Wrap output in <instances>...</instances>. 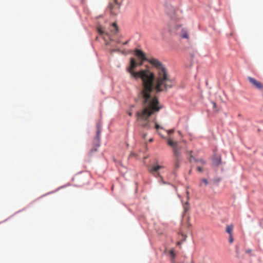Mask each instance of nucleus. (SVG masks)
<instances>
[{"instance_id": "nucleus-1", "label": "nucleus", "mask_w": 263, "mask_h": 263, "mask_svg": "<svg viewBox=\"0 0 263 263\" xmlns=\"http://www.w3.org/2000/svg\"><path fill=\"white\" fill-rule=\"evenodd\" d=\"M134 74L133 78L141 79L142 82V89L140 92L139 97L142 99L143 108L136 112L137 121L140 126L148 129L151 128L149 117L158 112L162 108L158 98L151 95L154 88L157 90L155 86L158 75L154 84L155 74L149 69H141L138 73ZM156 92H158L157 91Z\"/></svg>"}, {"instance_id": "nucleus-2", "label": "nucleus", "mask_w": 263, "mask_h": 263, "mask_svg": "<svg viewBox=\"0 0 263 263\" xmlns=\"http://www.w3.org/2000/svg\"><path fill=\"white\" fill-rule=\"evenodd\" d=\"M135 53L136 56L139 60L142 62H148L156 69L158 77L156 80L155 88L158 92L167 90V89L172 88L175 84V81L170 78L166 68L159 60L155 58H146L143 52L138 49L135 50Z\"/></svg>"}, {"instance_id": "nucleus-3", "label": "nucleus", "mask_w": 263, "mask_h": 263, "mask_svg": "<svg viewBox=\"0 0 263 263\" xmlns=\"http://www.w3.org/2000/svg\"><path fill=\"white\" fill-rule=\"evenodd\" d=\"M167 144L172 147L174 156V167L175 170H178L180 166L182 161L181 151L182 146L178 142L174 141L171 138L167 140Z\"/></svg>"}, {"instance_id": "nucleus-4", "label": "nucleus", "mask_w": 263, "mask_h": 263, "mask_svg": "<svg viewBox=\"0 0 263 263\" xmlns=\"http://www.w3.org/2000/svg\"><path fill=\"white\" fill-rule=\"evenodd\" d=\"M165 11L170 17L174 21H176L180 18L178 13V9L174 7L170 4H167L166 6Z\"/></svg>"}, {"instance_id": "nucleus-5", "label": "nucleus", "mask_w": 263, "mask_h": 263, "mask_svg": "<svg viewBox=\"0 0 263 263\" xmlns=\"http://www.w3.org/2000/svg\"><path fill=\"white\" fill-rule=\"evenodd\" d=\"M164 166L158 164L153 165L149 168V172L156 177H161L159 170L163 168Z\"/></svg>"}, {"instance_id": "nucleus-6", "label": "nucleus", "mask_w": 263, "mask_h": 263, "mask_svg": "<svg viewBox=\"0 0 263 263\" xmlns=\"http://www.w3.org/2000/svg\"><path fill=\"white\" fill-rule=\"evenodd\" d=\"M137 67V62H136L135 59L132 58L130 59V66L127 68V71L130 73L132 78L134 77L135 73H138V71H135V69Z\"/></svg>"}, {"instance_id": "nucleus-7", "label": "nucleus", "mask_w": 263, "mask_h": 263, "mask_svg": "<svg viewBox=\"0 0 263 263\" xmlns=\"http://www.w3.org/2000/svg\"><path fill=\"white\" fill-rule=\"evenodd\" d=\"M120 5L117 0H114V3L110 4V13L116 15L120 11Z\"/></svg>"}, {"instance_id": "nucleus-8", "label": "nucleus", "mask_w": 263, "mask_h": 263, "mask_svg": "<svg viewBox=\"0 0 263 263\" xmlns=\"http://www.w3.org/2000/svg\"><path fill=\"white\" fill-rule=\"evenodd\" d=\"M248 79L251 85L256 89L258 90L263 89V83L260 81H257L255 79L249 77Z\"/></svg>"}, {"instance_id": "nucleus-9", "label": "nucleus", "mask_w": 263, "mask_h": 263, "mask_svg": "<svg viewBox=\"0 0 263 263\" xmlns=\"http://www.w3.org/2000/svg\"><path fill=\"white\" fill-rule=\"evenodd\" d=\"M97 30L100 35L103 36V38L105 42L106 45H108V43L107 42V39L110 38L109 34L107 33L104 32L101 27H98L97 28Z\"/></svg>"}, {"instance_id": "nucleus-10", "label": "nucleus", "mask_w": 263, "mask_h": 263, "mask_svg": "<svg viewBox=\"0 0 263 263\" xmlns=\"http://www.w3.org/2000/svg\"><path fill=\"white\" fill-rule=\"evenodd\" d=\"M110 31L114 34H116L118 32V27L116 23H113L110 26Z\"/></svg>"}, {"instance_id": "nucleus-11", "label": "nucleus", "mask_w": 263, "mask_h": 263, "mask_svg": "<svg viewBox=\"0 0 263 263\" xmlns=\"http://www.w3.org/2000/svg\"><path fill=\"white\" fill-rule=\"evenodd\" d=\"M180 36L183 39H189V35L188 34V31L185 29H182L180 32Z\"/></svg>"}, {"instance_id": "nucleus-12", "label": "nucleus", "mask_w": 263, "mask_h": 263, "mask_svg": "<svg viewBox=\"0 0 263 263\" xmlns=\"http://www.w3.org/2000/svg\"><path fill=\"white\" fill-rule=\"evenodd\" d=\"M101 133V127L99 125H98L97 126V136H96V140L97 141V142H99V138H100Z\"/></svg>"}, {"instance_id": "nucleus-13", "label": "nucleus", "mask_w": 263, "mask_h": 263, "mask_svg": "<svg viewBox=\"0 0 263 263\" xmlns=\"http://www.w3.org/2000/svg\"><path fill=\"white\" fill-rule=\"evenodd\" d=\"M233 230V225H228L226 228V232L228 233L229 235L232 234V231Z\"/></svg>"}, {"instance_id": "nucleus-14", "label": "nucleus", "mask_w": 263, "mask_h": 263, "mask_svg": "<svg viewBox=\"0 0 263 263\" xmlns=\"http://www.w3.org/2000/svg\"><path fill=\"white\" fill-rule=\"evenodd\" d=\"M99 146V144H97L95 145L90 151V155H92L94 152H96Z\"/></svg>"}, {"instance_id": "nucleus-15", "label": "nucleus", "mask_w": 263, "mask_h": 263, "mask_svg": "<svg viewBox=\"0 0 263 263\" xmlns=\"http://www.w3.org/2000/svg\"><path fill=\"white\" fill-rule=\"evenodd\" d=\"M212 104L213 106V109L214 110V111L216 112L218 111V109L217 107L216 103L214 102H212Z\"/></svg>"}, {"instance_id": "nucleus-16", "label": "nucleus", "mask_w": 263, "mask_h": 263, "mask_svg": "<svg viewBox=\"0 0 263 263\" xmlns=\"http://www.w3.org/2000/svg\"><path fill=\"white\" fill-rule=\"evenodd\" d=\"M169 253H170V256L172 257V260L174 259L175 256L174 251L173 250H171L169 252Z\"/></svg>"}, {"instance_id": "nucleus-17", "label": "nucleus", "mask_w": 263, "mask_h": 263, "mask_svg": "<svg viewBox=\"0 0 263 263\" xmlns=\"http://www.w3.org/2000/svg\"><path fill=\"white\" fill-rule=\"evenodd\" d=\"M189 153H190V157L189 159V161L190 162H192V160H194L195 161H196V159L193 157V156L192 155V151H190Z\"/></svg>"}, {"instance_id": "nucleus-18", "label": "nucleus", "mask_w": 263, "mask_h": 263, "mask_svg": "<svg viewBox=\"0 0 263 263\" xmlns=\"http://www.w3.org/2000/svg\"><path fill=\"white\" fill-rule=\"evenodd\" d=\"M214 163L216 164V165H218L221 163V159L218 158L214 160Z\"/></svg>"}, {"instance_id": "nucleus-19", "label": "nucleus", "mask_w": 263, "mask_h": 263, "mask_svg": "<svg viewBox=\"0 0 263 263\" xmlns=\"http://www.w3.org/2000/svg\"><path fill=\"white\" fill-rule=\"evenodd\" d=\"M229 242L231 243L233 242L234 240L233 238L232 234L229 235Z\"/></svg>"}, {"instance_id": "nucleus-20", "label": "nucleus", "mask_w": 263, "mask_h": 263, "mask_svg": "<svg viewBox=\"0 0 263 263\" xmlns=\"http://www.w3.org/2000/svg\"><path fill=\"white\" fill-rule=\"evenodd\" d=\"M202 181L205 184V185H207L208 184V181L206 179H203Z\"/></svg>"}, {"instance_id": "nucleus-21", "label": "nucleus", "mask_w": 263, "mask_h": 263, "mask_svg": "<svg viewBox=\"0 0 263 263\" xmlns=\"http://www.w3.org/2000/svg\"><path fill=\"white\" fill-rule=\"evenodd\" d=\"M143 62L142 61H141L140 62H137V67L138 66H141L143 65Z\"/></svg>"}, {"instance_id": "nucleus-22", "label": "nucleus", "mask_w": 263, "mask_h": 263, "mask_svg": "<svg viewBox=\"0 0 263 263\" xmlns=\"http://www.w3.org/2000/svg\"><path fill=\"white\" fill-rule=\"evenodd\" d=\"M197 169L198 171H199L200 172H202L203 170L202 168L200 166H198Z\"/></svg>"}, {"instance_id": "nucleus-23", "label": "nucleus", "mask_w": 263, "mask_h": 263, "mask_svg": "<svg viewBox=\"0 0 263 263\" xmlns=\"http://www.w3.org/2000/svg\"><path fill=\"white\" fill-rule=\"evenodd\" d=\"M155 128L157 129H158L160 128V126L156 122H155Z\"/></svg>"}, {"instance_id": "nucleus-24", "label": "nucleus", "mask_w": 263, "mask_h": 263, "mask_svg": "<svg viewBox=\"0 0 263 263\" xmlns=\"http://www.w3.org/2000/svg\"><path fill=\"white\" fill-rule=\"evenodd\" d=\"M173 132H174V130H170L168 132V134H172Z\"/></svg>"}, {"instance_id": "nucleus-25", "label": "nucleus", "mask_w": 263, "mask_h": 263, "mask_svg": "<svg viewBox=\"0 0 263 263\" xmlns=\"http://www.w3.org/2000/svg\"><path fill=\"white\" fill-rule=\"evenodd\" d=\"M250 252H251V250H246V252L247 253H250Z\"/></svg>"}, {"instance_id": "nucleus-26", "label": "nucleus", "mask_w": 263, "mask_h": 263, "mask_svg": "<svg viewBox=\"0 0 263 263\" xmlns=\"http://www.w3.org/2000/svg\"><path fill=\"white\" fill-rule=\"evenodd\" d=\"M127 43H128V41H126V42H125L123 43V45H126Z\"/></svg>"}, {"instance_id": "nucleus-27", "label": "nucleus", "mask_w": 263, "mask_h": 263, "mask_svg": "<svg viewBox=\"0 0 263 263\" xmlns=\"http://www.w3.org/2000/svg\"><path fill=\"white\" fill-rule=\"evenodd\" d=\"M129 115L131 116L132 115V114L131 112H129Z\"/></svg>"}, {"instance_id": "nucleus-28", "label": "nucleus", "mask_w": 263, "mask_h": 263, "mask_svg": "<svg viewBox=\"0 0 263 263\" xmlns=\"http://www.w3.org/2000/svg\"><path fill=\"white\" fill-rule=\"evenodd\" d=\"M200 161H201L202 163H204V162L203 161H202V160H200Z\"/></svg>"}, {"instance_id": "nucleus-29", "label": "nucleus", "mask_w": 263, "mask_h": 263, "mask_svg": "<svg viewBox=\"0 0 263 263\" xmlns=\"http://www.w3.org/2000/svg\"><path fill=\"white\" fill-rule=\"evenodd\" d=\"M173 263H174V261H173Z\"/></svg>"}]
</instances>
